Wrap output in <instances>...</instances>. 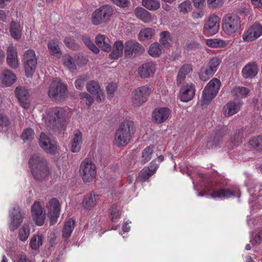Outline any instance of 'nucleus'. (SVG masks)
Here are the masks:
<instances>
[{
  "mask_svg": "<svg viewBox=\"0 0 262 262\" xmlns=\"http://www.w3.org/2000/svg\"><path fill=\"white\" fill-rule=\"evenodd\" d=\"M123 50H124V43H123V41L121 40L115 41L110 57L113 59H118L122 55Z\"/></svg>",
  "mask_w": 262,
  "mask_h": 262,
  "instance_id": "29",
  "label": "nucleus"
},
{
  "mask_svg": "<svg viewBox=\"0 0 262 262\" xmlns=\"http://www.w3.org/2000/svg\"><path fill=\"white\" fill-rule=\"evenodd\" d=\"M47 207L51 224H54L57 222L59 215L60 205L59 201L56 199L53 198L49 202Z\"/></svg>",
  "mask_w": 262,
  "mask_h": 262,
  "instance_id": "20",
  "label": "nucleus"
},
{
  "mask_svg": "<svg viewBox=\"0 0 262 262\" xmlns=\"http://www.w3.org/2000/svg\"><path fill=\"white\" fill-rule=\"evenodd\" d=\"M22 28L20 25L14 21L10 23V32L12 37L16 39L21 37Z\"/></svg>",
  "mask_w": 262,
  "mask_h": 262,
  "instance_id": "35",
  "label": "nucleus"
},
{
  "mask_svg": "<svg viewBox=\"0 0 262 262\" xmlns=\"http://www.w3.org/2000/svg\"><path fill=\"white\" fill-rule=\"evenodd\" d=\"M261 35L262 25L259 23H255L244 32L242 38L244 41H252Z\"/></svg>",
  "mask_w": 262,
  "mask_h": 262,
  "instance_id": "15",
  "label": "nucleus"
},
{
  "mask_svg": "<svg viewBox=\"0 0 262 262\" xmlns=\"http://www.w3.org/2000/svg\"><path fill=\"white\" fill-rule=\"evenodd\" d=\"M67 88L65 84L60 80H53L49 88L48 96L55 101H61L64 99L67 96Z\"/></svg>",
  "mask_w": 262,
  "mask_h": 262,
  "instance_id": "8",
  "label": "nucleus"
},
{
  "mask_svg": "<svg viewBox=\"0 0 262 262\" xmlns=\"http://www.w3.org/2000/svg\"><path fill=\"white\" fill-rule=\"evenodd\" d=\"M39 144L41 148L47 154L53 155L56 152V143L51 139L49 134L41 133L39 139Z\"/></svg>",
  "mask_w": 262,
  "mask_h": 262,
  "instance_id": "13",
  "label": "nucleus"
},
{
  "mask_svg": "<svg viewBox=\"0 0 262 262\" xmlns=\"http://www.w3.org/2000/svg\"><path fill=\"white\" fill-rule=\"evenodd\" d=\"M243 136V129H239L236 131L233 137L231 139V142L235 145L236 143H238L241 141Z\"/></svg>",
  "mask_w": 262,
  "mask_h": 262,
  "instance_id": "58",
  "label": "nucleus"
},
{
  "mask_svg": "<svg viewBox=\"0 0 262 262\" xmlns=\"http://www.w3.org/2000/svg\"><path fill=\"white\" fill-rule=\"evenodd\" d=\"M206 43L212 48L224 47L227 45L225 40L216 38L208 39L206 40Z\"/></svg>",
  "mask_w": 262,
  "mask_h": 262,
  "instance_id": "42",
  "label": "nucleus"
},
{
  "mask_svg": "<svg viewBox=\"0 0 262 262\" xmlns=\"http://www.w3.org/2000/svg\"><path fill=\"white\" fill-rule=\"evenodd\" d=\"M9 120L7 117L0 114V126L6 127L9 124Z\"/></svg>",
  "mask_w": 262,
  "mask_h": 262,
  "instance_id": "64",
  "label": "nucleus"
},
{
  "mask_svg": "<svg viewBox=\"0 0 262 262\" xmlns=\"http://www.w3.org/2000/svg\"><path fill=\"white\" fill-rule=\"evenodd\" d=\"M227 132L226 131H223L222 133V135L217 133L211 141H209L207 143V146L209 148H211L213 146L216 147L219 146L220 142L222 140L223 137L226 135Z\"/></svg>",
  "mask_w": 262,
  "mask_h": 262,
  "instance_id": "41",
  "label": "nucleus"
},
{
  "mask_svg": "<svg viewBox=\"0 0 262 262\" xmlns=\"http://www.w3.org/2000/svg\"><path fill=\"white\" fill-rule=\"evenodd\" d=\"M79 172L84 182H91L96 175V166L91 159H85L80 164Z\"/></svg>",
  "mask_w": 262,
  "mask_h": 262,
  "instance_id": "9",
  "label": "nucleus"
},
{
  "mask_svg": "<svg viewBox=\"0 0 262 262\" xmlns=\"http://www.w3.org/2000/svg\"><path fill=\"white\" fill-rule=\"evenodd\" d=\"M86 89L91 95L95 97L98 102H101L104 99L103 91L97 81L94 80L89 81L86 85Z\"/></svg>",
  "mask_w": 262,
  "mask_h": 262,
  "instance_id": "18",
  "label": "nucleus"
},
{
  "mask_svg": "<svg viewBox=\"0 0 262 262\" xmlns=\"http://www.w3.org/2000/svg\"><path fill=\"white\" fill-rule=\"evenodd\" d=\"M150 92V89L148 86H142L138 88L134 91L133 103L136 106H141L146 101Z\"/></svg>",
  "mask_w": 262,
  "mask_h": 262,
  "instance_id": "14",
  "label": "nucleus"
},
{
  "mask_svg": "<svg viewBox=\"0 0 262 262\" xmlns=\"http://www.w3.org/2000/svg\"><path fill=\"white\" fill-rule=\"evenodd\" d=\"M214 73L211 71V70L207 67L201 69L200 73V78L201 80L206 81L213 76Z\"/></svg>",
  "mask_w": 262,
  "mask_h": 262,
  "instance_id": "51",
  "label": "nucleus"
},
{
  "mask_svg": "<svg viewBox=\"0 0 262 262\" xmlns=\"http://www.w3.org/2000/svg\"><path fill=\"white\" fill-rule=\"evenodd\" d=\"M62 61L63 64L69 70L76 69V66L70 55L68 54L64 55L62 57Z\"/></svg>",
  "mask_w": 262,
  "mask_h": 262,
  "instance_id": "52",
  "label": "nucleus"
},
{
  "mask_svg": "<svg viewBox=\"0 0 262 262\" xmlns=\"http://www.w3.org/2000/svg\"><path fill=\"white\" fill-rule=\"evenodd\" d=\"M15 93L21 106L28 108L30 105L28 90L23 86H17L15 89Z\"/></svg>",
  "mask_w": 262,
  "mask_h": 262,
  "instance_id": "21",
  "label": "nucleus"
},
{
  "mask_svg": "<svg viewBox=\"0 0 262 262\" xmlns=\"http://www.w3.org/2000/svg\"><path fill=\"white\" fill-rule=\"evenodd\" d=\"M34 132L32 128H27L25 129L21 135V139L26 141H30L34 139Z\"/></svg>",
  "mask_w": 262,
  "mask_h": 262,
  "instance_id": "53",
  "label": "nucleus"
},
{
  "mask_svg": "<svg viewBox=\"0 0 262 262\" xmlns=\"http://www.w3.org/2000/svg\"><path fill=\"white\" fill-rule=\"evenodd\" d=\"M23 56L26 74L27 77H29L31 76L35 71L37 58L35 52L31 49L26 51Z\"/></svg>",
  "mask_w": 262,
  "mask_h": 262,
  "instance_id": "10",
  "label": "nucleus"
},
{
  "mask_svg": "<svg viewBox=\"0 0 262 262\" xmlns=\"http://www.w3.org/2000/svg\"><path fill=\"white\" fill-rule=\"evenodd\" d=\"M97 204L96 196L94 193H90L86 194L82 200V206L86 210H91Z\"/></svg>",
  "mask_w": 262,
  "mask_h": 262,
  "instance_id": "30",
  "label": "nucleus"
},
{
  "mask_svg": "<svg viewBox=\"0 0 262 262\" xmlns=\"http://www.w3.org/2000/svg\"><path fill=\"white\" fill-rule=\"evenodd\" d=\"M249 143L250 145L253 147L262 150V136H258L253 138L250 141Z\"/></svg>",
  "mask_w": 262,
  "mask_h": 262,
  "instance_id": "57",
  "label": "nucleus"
},
{
  "mask_svg": "<svg viewBox=\"0 0 262 262\" xmlns=\"http://www.w3.org/2000/svg\"><path fill=\"white\" fill-rule=\"evenodd\" d=\"M258 66L255 62L247 64L242 70L243 76L245 78H252L258 73Z\"/></svg>",
  "mask_w": 262,
  "mask_h": 262,
  "instance_id": "27",
  "label": "nucleus"
},
{
  "mask_svg": "<svg viewBox=\"0 0 262 262\" xmlns=\"http://www.w3.org/2000/svg\"><path fill=\"white\" fill-rule=\"evenodd\" d=\"M50 53L54 56H56L60 53V49L59 47V42L55 39L50 40L48 44Z\"/></svg>",
  "mask_w": 262,
  "mask_h": 262,
  "instance_id": "40",
  "label": "nucleus"
},
{
  "mask_svg": "<svg viewBox=\"0 0 262 262\" xmlns=\"http://www.w3.org/2000/svg\"><path fill=\"white\" fill-rule=\"evenodd\" d=\"M155 72V65L151 62L144 63L139 68V74L142 78H145L152 76Z\"/></svg>",
  "mask_w": 262,
  "mask_h": 262,
  "instance_id": "28",
  "label": "nucleus"
},
{
  "mask_svg": "<svg viewBox=\"0 0 262 262\" xmlns=\"http://www.w3.org/2000/svg\"><path fill=\"white\" fill-rule=\"evenodd\" d=\"M66 112L60 107H54L47 112L46 124L50 128H58L65 122Z\"/></svg>",
  "mask_w": 262,
  "mask_h": 262,
  "instance_id": "3",
  "label": "nucleus"
},
{
  "mask_svg": "<svg viewBox=\"0 0 262 262\" xmlns=\"http://www.w3.org/2000/svg\"><path fill=\"white\" fill-rule=\"evenodd\" d=\"M110 216L112 222H115L120 216V207L113 205L110 209Z\"/></svg>",
  "mask_w": 262,
  "mask_h": 262,
  "instance_id": "54",
  "label": "nucleus"
},
{
  "mask_svg": "<svg viewBox=\"0 0 262 262\" xmlns=\"http://www.w3.org/2000/svg\"><path fill=\"white\" fill-rule=\"evenodd\" d=\"M80 99L83 100L86 104L90 106L94 102V99L92 96L86 92L81 93L79 95Z\"/></svg>",
  "mask_w": 262,
  "mask_h": 262,
  "instance_id": "59",
  "label": "nucleus"
},
{
  "mask_svg": "<svg viewBox=\"0 0 262 262\" xmlns=\"http://www.w3.org/2000/svg\"><path fill=\"white\" fill-rule=\"evenodd\" d=\"M32 216L35 224L38 226L43 224L45 219V210L39 202H35L32 206Z\"/></svg>",
  "mask_w": 262,
  "mask_h": 262,
  "instance_id": "17",
  "label": "nucleus"
},
{
  "mask_svg": "<svg viewBox=\"0 0 262 262\" xmlns=\"http://www.w3.org/2000/svg\"><path fill=\"white\" fill-rule=\"evenodd\" d=\"M144 52V47L135 40L130 39L124 43V57L126 58H133Z\"/></svg>",
  "mask_w": 262,
  "mask_h": 262,
  "instance_id": "11",
  "label": "nucleus"
},
{
  "mask_svg": "<svg viewBox=\"0 0 262 262\" xmlns=\"http://www.w3.org/2000/svg\"><path fill=\"white\" fill-rule=\"evenodd\" d=\"M154 30L151 28L144 29L139 33V39L140 40L150 39L154 35Z\"/></svg>",
  "mask_w": 262,
  "mask_h": 262,
  "instance_id": "48",
  "label": "nucleus"
},
{
  "mask_svg": "<svg viewBox=\"0 0 262 262\" xmlns=\"http://www.w3.org/2000/svg\"><path fill=\"white\" fill-rule=\"evenodd\" d=\"M192 71V67L190 64H187L183 66L180 69L177 78V83L180 85L185 79L186 75Z\"/></svg>",
  "mask_w": 262,
  "mask_h": 262,
  "instance_id": "33",
  "label": "nucleus"
},
{
  "mask_svg": "<svg viewBox=\"0 0 262 262\" xmlns=\"http://www.w3.org/2000/svg\"><path fill=\"white\" fill-rule=\"evenodd\" d=\"M116 5L121 7H126L128 6L129 4V1L128 0H111Z\"/></svg>",
  "mask_w": 262,
  "mask_h": 262,
  "instance_id": "63",
  "label": "nucleus"
},
{
  "mask_svg": "<svg viewBox=\"0 0 262 262\" xmlns=\"http://www.w3.org/2000/svg\"><path fill=\"white\" fill-rule=\"evenodd\" d=\"M89 79L90 76L88 74L79 76L75 82L76 88L79 90H81L84 86L85 82Z\"/></svg>",
  "mask_w": 262,
  "mask_h": 262,
  "instance_id": "50",
  "label": "nucleus"
},
{
  "mask_svg": "<svg viewBox=\"0 0 262 262\" xmlns=\"http://www.w3.org/2000/svg\"><path fill=\"white\" fill-rule=\"evenodd\" d=\"M30 244L32 249H37L42 244V236L41 235H33L31 239Z\"/></svg>",
  "mask_w": 262,
  "mask_h": 262,
  "instance_id": "47",
  "label": "nucleus"
},
{
  "mask_svg": "<svg viewBox=\"0 0 262 262\" xmlns=\"http://www.w3.org/2000/svg\"><path fill=\"white\" fill-rule=\"evenodd\" d=\"M205 191L206 194H209L212 199H228L234 196L233 193L229 189H216L212 186L206 187Z\"/></svg>",
  "mask_w": 262,
  "mask_h": 262,
  "instance_id": "16",
  "label": "nucleus"
},
{
  "mask_svg": "<svg viewBox=\"0 0 262 262\" xmlns=\"http://www.w3.org/2000/svg\"><path fill=\"white\" fill-rule=\"evenodd\" d=\"M243 102L241 100H233L228 102L224 107L225 116H231L238 113L241 110Z\"/></svg>",
  "mask_w": 262,
  "mask_h": 262,
  "instance_id": "22",
  "label": "nucleus"
},
{
  "mask_svg": "<svg viewBox=\"0 0 262 262\" xmlns=\"http://www.w3.org/2000/svg\"><path fill=\"white\" fill-rule=\"evenodd\" d=\"M114 13L113 8L105 5L96 9L91 15V22L95 26L106 23Z\"/></svg>",
  "mask_w": 262,
  "mask_h": 262,
  "instance_id": "7",
  "label": "nucleus"
},
{
  "mask_svg": "<svg viewBox=\"0 0 262 262\" xmlns=\"http://www.w3.org/2000/svg\"><path fill=\"white\" fill-rule=\"evenodd\" d=\"M232 93L236 96L242 98L247 97L250 93V91L247 88L239 86L233 89Z\"/></svg>",
  "mask_w": 262,
  "mask_h": 262,
  "instance_id": "44",
  "label": "nucleus"
},
{
  "mask_svg": "<svg viewBox=\"0 0 262 262\" xmlns=\"http://www.w3.org/2000/svg\"><path fill=\"white\" fill-rule=\"evenodd\" d=\"M135 12L136 17L145 23H150L152 20L151 13L143 8H137Z\"/></svg>",
  "mask_w": 262,
  "mask_h": 262,
  "instance_id": "31",
  "label": "nucleus"
},
{
  "mask_svg": "<svg viewBox=\"0 0 262 262\" xmlns=\"http://www.w3.org/2000/svg\"><path fill=\"white\" fill-rule=\"evenodd\" d=\"M1 79L3 84L9 86L15 82L16 77L11 71L6 70L3 72Z\"/></svg>",
  "mask_w": 262,
  "mask_h": 262,
  "instance_id": "32",
  "label": "nucleus"
},
{
  "mask_svg": "<svg viewBox=\"0 0 262 262\" xmlns=\"http://www.w3.org/2000/svg\"><path fill=\"white\" fill-rule=\"evenodd\" d=\"M117 89V85L116 83L111 82L109 83L106 87V91L108 97L110 98L113 97L115 92Z\"/></svg>",
  "mask_w": 262,
  "mask_h": 262,
  "instance_id": "61",
  "label": "nucleus"
},
{
  "mask_svg": "<svg viewBox=\"0 0 262 262\" xmlns=\"http://www.w3.org/2000/svg\"><path fill=\"white\" fill-rule=\"evenodd\" d=\"M136 132L134 122L125 120L121 122L116 131L114 142L117 147L125 146L129 143Z\"/></svg>",
  "mask_w": 262,
  "mask_h": 262,
  "instance_id": "1",
  "label": "nucleus"
},
{
  "mask_svg": "<svg viewBox=\"0 0 262 262\" xmlns=\"http://www.w3.org/2000/svg\"><path fill=\"white\" fill-rule=\"evenodd\" d=\"M7 62L12 68L16 69L18 66L17 50L13 46L10 45L7 50Z\"/></svg>",
  "mask_w": 262,
  "mask_h": 262,
  "instance_id": "24",
  "label": "nucleus"
},
{
  "mask_svg": "<svg viewBox=\"0 0 262 262\" xmlns=\"http://www.w3.org/2000/svg\"><path fill=\"white\" fill-rule=\"evenodd\" d=\"M221 86V81L214 78L211 80L204 88L200 101L202 106L208 105L217 95Z\"/></svg>",
  "mask_w": 262,
  "mask_h": 262,
  "instance_id": "5",
  "label": "nucleus"
},
{
  "mask_svg": "<svg viewBox=\"0 0 262 262\" xmlns=\"http://www.w3.org/2000/svg\"><path fill=\"white\" fill-rule=\"evenodd\" d=\"M171 38L170 34L168 31L162 32L160 34V44L163 48H168L170 46Z\"/></svg>",
  "mask_w": 262,
  "mask_h": 262,
  "instance_id": "37",
  "label": "nucleus"
},
{
  "mask_svg": "<svg viewBox=\"0 0 262 262\" xmlns=\"http://www.w3.org/2000/svg\"><path fill=\"white\" fill-rule=\"evenodd\" d=\"M179 8L180 11L183 12H188L190 11L191 8V4L190 1L187 0L179 5Z\"/></svg>",
  "mask_w": 262,
  "mask_h": 262,
  "instance_id": "60",
  "label": "nucleus"
},
{
  "mask_svg": "<svg viewBox=\"0 0 262 262\" xmlns=\"http://www.w3.org/2000/svg\"><path fill=\"white\" fill-rule=\"evenodd\" d=\"M220 18L216 15H211L208 17L204 25V31L208 35H214L219 29Z\"/></svg>",
  "mask_w": 262,
  "mask_h": 262,
  "instance_id": "19",
  "label": "nucleus"
},
{
  "mask_svg": "<svg viewBox=\"0 0 262 262\" xmlns=\"http://www.w3.org/2000/svg\"><path fill=\"white\" fill-rule=\"evenodd\" d=\"M221 86V81L214 78L211 80L204 88L200 101L202 106L208 105L217 95Z\"/></svg>",
  "mask_w": 262,
  "mask_h": 262,
  "instance_id": "6",
  "label": "nucleus"
},
{
  "mask_svg": "<svg viewBox=\"0 0 262 262\" xmlns=\"http://www.w3.org/2000/svg\"><path fill=\"white\" fill-rule=\"evenodd\" d=\"M194 94V85L192 84H186L180 89V98L182 101L188 102L193 98Z\"/></svg>",
  "mask_w": 262,
  "mask_h": 262,
  "instance_id": "23",
  "label": "nucleus"
},
{
  "mask_svg": "<svg viewBox=\"0 0 262 262\" xmlns=\"http://www.w3.org/2000/svg\"><path fill=\"white\" fill-rule=\"evenodd\" d=\"M9 217L10 223L9 224V227L10 230L13 231L18 228L24 219V214L20 211L17 205H13L10 209Z\"/></svg>",
  "mask_w": 262,
  "mask_h": 262,
  "instance_id": "12",
  "label": "nucleus"
},
{
  "mask_svg": "<svg viewBox=\"0 0 262 262\" xmlns=\"http://www.w3.org/2000/svg\"><path fill=\"white\" fill-rule=\"evenodd\" d=\"M153 153V146H147L143 151L142 157H141V163L144 164L148 161H149L151 158V155Z\"/></svg>",
  "mask_w": 262,
  "mask_h": 262,
  "instance_id": "46",
  "label": "nucleus"
},
{
  "mask_svg": "<svg viewBox=\"0 0 262 262\" xmlns=\"http://www.w3.org/2000/svg\"><path fill=\"white\" fill-rule=\"evenodd\" d=\"M95 41L97 45L102 50L108 52L111 49V46L105 40V36L103 35H98L95 38Z\"/></svg>",
  "mask_w": 262,
  "mask_h": 262,
  "instance_id": "36",
  "label": "nucleus"
},
{
  "mask_svg": "<svg viewBox=\"0 0 262 262\" xmlns=\"http://www.w3.org/2000/svg\"><path fill=\"white\" fill-rule=\"evenodd\" d=\"M75 221L73 219H69L64 224L62 230V236L68 240L70 237L75 227Z\"/></svg>",
  "mask_w": 262,
  "mask_h": 262,
  "instance_id": "34",
  "label": "nucleus"
},
{
  "mask_svg": "<svg viewBox=\"0 0 262 262\" xmlns=\"http://www.w3.org/2000/svg\"><path fill=\"white\" fill-rule=\"evenodd\" d=\"M163 49V48L159 43L156 42L152 43L149 46L148 49V53L150 56L152 57H159L160 55L162 50Z\"/></svg>",
  "mask_w": 262,
  "mask_h": 262,
  "instance_id": "38",
  "label": "nucleus"
},
{
  "mask_svg": "<svg viewBox=\"0 0 262 262\" xmlns=\"http://www.w3.org/2000/svg\"><path fill=\"white\" fill-rule=\"evenodd\" d=\"M82 40L83 43L89 48V49H90L94 53L97 54L99 53V48L94 45V43L88 36L83 35L82 36Z\"/></svg>",
  "mask_w": 262,
  "mask_h": 262,
  "instance_id": "49",
  "label": "nucleus"
},
{
  "mask_svg": "<svg viewBox=\"0 0 262 262\" xmlns=\"http://www.w3.org/2000/svg\"><path fill=\"white\" fill-rule=\"evenodd\" d=\"M142 5L148 10L155 11L160 7V3L158 0H142Z\"/></svg>",
  "mask_w": 262,
  "mask_h": 262,
  "instance_id": "39",
  "label": "nucleus"
},
{
  "mask_svg": "<svg viewBox=\"0 0 262 262\" xmlns=\"http://www.w3.org/2000/svg\"><path fill=\"white\" fill-rule=\"evenodd\" d=\"M66 46L72 50H77L79 48V45L76 43L74 39L71 37H66L64 40Z\"/></svg>",
  "mask_w": 262,
  "mask_h": 262,
  "instance_id": "56",
  "label": "nucleus"
},
{
  "mask_svg": "<svg viewBox=\"0 0 262 262\" xmlns=\"http://www.w3.org/2000/svg\"><path fill=\"white\" fill-rule=\"evenodd\" d=\"M171 113L167 107H160L155 110L152 113V118L157 123H161L165 121Z\"/></svg>",
  "mask_w": 262,
  "mask_h": 262,
  "instance_id": "25",
  "label": "nucleus"
},
{
  "mask_svg": "<svg viewBox=\"0 0 262 262\" xmlns=\"http://www.w3.org/2000/svg\"><path fill=\"white\" fill-rule=\"evenodd\" d=\"M223 0H207L209 8H216L223 5Z\"/></svg>",
  "mask_w": 262,
  "mask_h": 262,
  "instance_id": "62",
  "label": "nucleus"
},
{
  "mask_svg": "<svg viewBox=\"0 0 262 262\" xmlns=\"http://www.w3.org/2000/svg\"><path fill=\"white\" fill-rule=\"evenodd\" d=\"M82 143V134L79 130H76L73 133L71 140V151L72 152H78L81 148Z\"/></svg>",
  "mask_w": 262,
  "mask_h": 262,
  "instance_id": "26",
  "label": "nucleus"
},
{
  "mask_svg": "<svg viewBox=\"0 0 262 262\" xmlns=\"http://www.w3.org/2000/svg\"><path fill=\"white\" fill-rule=\"evenodd\" d=\"M241 27V20L238 15L228 13L222 19V29L227 35H233L237 32Z\"/></svg>",
  "mask_w": 262,
  "mask_h": 262,
  "instance_id": "4",
  "label": "nucleus"
},
{
  "mask_svg": "<svg viewBox=\"0 0 262 262\" xmlns=\"http://www.w3.org/2000/svg\"><path fill=\"white\" fill-rule=\"evenodd\" d=\"M153 174L149 167H145L139 173L137 181L141 182H145Z\"/></svg>",
  "mask_w": 262,
  "mask_h": 262,
  "instance_id": "45",
  "label": "nucleus"
},
{
  "mask_svg": "<svg viewBox=\"0 0 262 262\" xmlns=\"http://www.w3.org/2000/svg\"><path fill=\"white\" fill-rule=\"evenodd\" d=\"M30 233V230L28 224H24L19 230L18 237L21 241H26Z\"/></svg>",
  "mask_w": 262,
  "mask_h": 262,
  "instance_id": "43",
  "label": "nucleus"
},
{
  "mask_svg": "<svg viewBox=\"0 0 262 262\" xmlns=\"http://www.w3.org/2000/svg\"><path fill=\"white\" fill-rule=\"evenodd\" d=\"M29 164L32 173L37 181L46 179L50 174L46 160L38 154L32 155L29 159Z\"/></svg>",
  "mask_w": 262,
  "mask_h": 262,
  "instance_id": "2",
  "label": "nucleus"
},
{
  "mask_svg": "<svg viewBox=\"0 0 262 262\" xmlns=\"http://www.w3.org/2000/svg\"><path fill=\"white\" fill-rule=\"evenodd\" d=\"M220 62L221 61L219 58L214 57L210 59L206 67L209 68L211 70V71L215 73L216 71Z\"/></svg>",
  "mask_w": 262,
  "mask_h": 262,
  "instance_id": "55",
  "label": "nucleus"
}]
</instances>
